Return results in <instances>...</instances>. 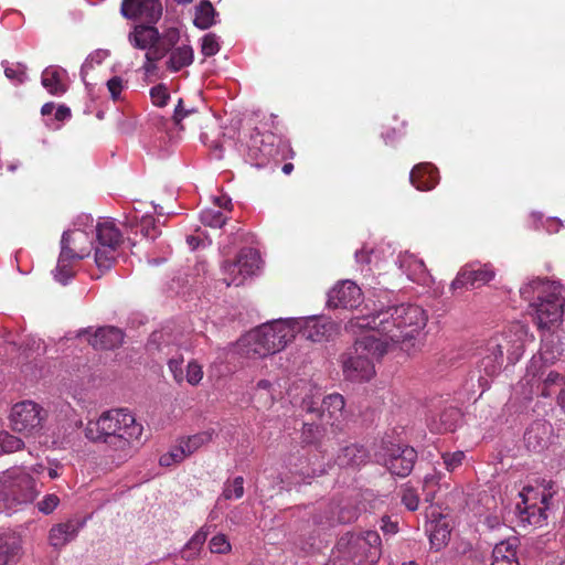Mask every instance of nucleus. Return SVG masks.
<instances>
[{"label": "nucleus", "instance_id": "nucleus-1", "mask_svg": "<svg viewBox=\"0 0 565 565\" xmlns=\"http://www.w3.org/2000/svg\"><path fill=\"white\" fill-rule=\"evenodd\" d=\"M426 311L418 305L401 303L388 306L364 317L352 318L349 328L352 331L367 329L375 333L387 349L409 351L413 341L427 323Z\"/></svg>", "mask_w": 565, "mask_h": 565}, {"label": "nucleus", "instance_id": "nucleus-2", "mask_svg": "<svg viewBox=\"0 0 565 565\" xmlns=\"http://www.w3.org/2000/svg\"><path fill=\"white\" fill-rule=\"evenodd\" d=\"M84 434L93 443L105 444L116 465L132 458L146 443L143 425L126 408L110 409L88 420Z\"/></svg>", "mask_w": 565, "mask_h": 565}, {"label": "nucleus", "instance_id": "nucleus-3", "mask_svg": "<svg viewBox=\"0 0 565 565\" xmlns=\"http://www.w3.org/2000/svg\"><path fill=\"white\" fill-rule=\"evenodd\" d=\"M73 230L63 233L61 248L70 250L75 258L83 259L94 249V259L98 269L108 270L119 255L122 235L110 220L94 222L90 215L77 217Z\"/></svg>", "mask_w": 565, "mask_h": 565}, {"label": "nucleus", "instance_id": "nucleus-4", "mask_svg": "<svg viewBox=\"0 0 565 565\" xmlns=\"http://www.w3.org/2000/svg\"><path fill=\"white\" fill-rule=\"evenodd\" d=\"M527 327L521 322H513L500 334L491 337L475 354V367L470 372V380H476L484 392L490 381L499 374L503 352H507L508 361L515 364L523 355L525 344L532 341Z\"/></svg>", "mask_w": 565, "mask_h": 565}, {"label": "nucleus", "instance_id": "nucleus-5", "mask_svg": "<svg viewBox=\"0 0 565 565\" xmlns=\"http://www.w3.org/2000/svg\"><path fill=\"white\" fill-rule=\"evenodd\" d=\"M520 295L529 301L540 330H557L563 322L565 307L563 286L559 282L541 277L532 278L522 285Z\"/></svg>", "mask_w": 565, "mask_h": 565}, {"label": "nucleus", "instance_id": "nucleus-6", "mask_svg": "<svg viewBox=\"0 0 565 565\" xmlns=\"http://www.w3.org/2000/svg\"><path fill=\"white\" fill-rule=\"evenodd\" d=\"M391 351L371 330L359 337L353 349L342 356V371L351 382H366L375 375V362Z\"/></svg>", "mask_w": 565, "mask_h": 565}, {"label": "nucleus", "instance_id": "nucleus-7", "mask_svg": "<svg viewBox=\"0 0 565 565\" xmlns=\"http://www.w3.org/2000/svg\"><path fill=\"white\" fill-rule=\"evenodd\" d=\"M294 323L292 318H279L249 330V348L259 358L280 352L296 338Z\"/></svg>", "mask_w": 565, "mask_h": 565}, {"label": "nucleus", "instance_id": "nucleus-8", "mask_svg": "<svg viewBox=\"0 0 565 565\" xmlns=\"http://www.w3.org/2000/svg\"><path fill=\"white\" fill-rule=\"evenodd\" d=\"M40 493L35 479L24 468H12L0 473V501L6 509L14 510L28 504Z\"/></svg>", "mask_w": 565, "mask_h": 565}, {"label": "nucleus", "instance_id": "nucleus-9", "mask_svg": "<svg viewBox=\"0 0 565 565\" xmlns=\"http://www.w3.org/2000/svg\"><path fill=\"white\" fill-rule=\"evenodd\" d=\"M337 546L356 565H374L381 556V537L376 531L349 533L339 540Z\"/></svg>", "mask_w": 565, "mask_h": 565}, {"label": "nucleus", "instance_id": "nucleus-10", "mask_svg": "<svg viewBox=\"0 0 565 565\" xmlns=\"http://www.w3.org/2000/svg\"><path fill=\"white\" fill-rule=\"evenodd\" d=\"M266 126L255 127L256 134H249V164L256 168L265 167L270 160L286 159L291 151L289 143L265 129Z\"/></svg>", "mask_w": 565, "mask_h": 565}, {"label": "nucleus", "instance_id": "nucleus-11", "mask_svg": "<svg viewBox=\"0 0 565 565\" xmlns=\"http://www.w3.org/2000/svg\"><path fill=\"white\" fill-rule=\"evenodd\" d=\"M319 402L313 398H305L302 407L307 413H318L320 422L330 425L337 430H342L345 422L344 398L340 394H330L322 399V409H319Z\"/></svg>", "mask_w": 565, "mask_h": 565}, {"label": "nucleus", "instance_id": "nucleus-12", "mask_svg": "<svg viewBox=\"0 0 565 565\" xmlns=\"http://www.w3.org/2000/svg\"><path fill=\"white\" fill-rule=\"evenodd\" d=\"M416 458L417 452L413 447L393 444L383 447V450L376 454L377 461L397 477L408 476L413 470Z\"/></svg>", "mask_w": 565, "mask_h": 565}, {"label": "nucleus", "instance_id": "nucleus-13", "mask_svg": "<svg viewBox=\"0 0 565 565\" xmlns=\"http://www.w3.org/2000/svg\"><path fill=\"white\" fill-rule=\"evenodd\" d=\"M292 319L296 322L294 323L295 337L302 333L309 341L326 342L338 333V324L324 316H307Z\"/></svg>", "mask_w": 565, "mask_h": 565}, {"label": "nucleus", "instance_id": "nucleus-14", "mask_svg": "<svg viewBox=\"0 0 565 565\" xmlns=\"http://www.w3.org/2000/svg\"><path fill=\"white\" fill-rule=\"evenodd\" d=\"M495 276L491 264L478 262L463 265L450 284V290L455 294L458 289L479 288L490 282Z\"/></svg>", "mask_w": 565, "mask_h": 565}, {"label": "nucleus", "instance_id": "nucleus-15", "mask_svg": "<svg viewBox=\"0 0 565 565\" xmlns=\"http://www.w3.org/2000/svg\"><path fill=\"white\" fill-rule=\"evenodd\" d=\"M563 351V343L556 330L543 331L539 356H533L531 359L530 365L527 367V374L536 377L541 373L540 363L542 362L546 365L555 363L556 360L562 355Z\"/></svg>", "mask_w": 565, "mask_h": 565}, {"label": "nucleus", "instance_id": "nucleus-16", "mask_svg": "<svg viewBox=\"0 0 565 565\" xmlns=\"http://www.w3.org/2000/svg\"><path fill=\"white\" fill-rule=\"evenodd\" d=\"M164 332H153L150 337L149 347L156 345L157 350L167 359L168 369L178 384L184 382V358L180 348L164 340Z\"/></svg>", "mask_w": 565, "mask_h": 565}, {"label": "nucleus", "instance_id": "nucleus-17", "mask_svg": "<svg viewBox=\"0 0 565 565\" xmlns=\"http://www.w3.org/2000/svg\"><path fill=\"white\" fill-rule=\"evenodd\" d=\"M10 419L14 430L31 433L42 423L41 408L31 401L18 403L12 407Z\"/></svg>", "mask_w": 565, "mask_h": 565}, {"label": "nucleus", "instance_id": "nucleus-18", "mask_svg": "<svg viewBox=\"0 0 565 565\" xmlns=\"http://www.w3.org/2000/svg\"><path fill=\"white\" fill-rule=\"evenodd\" d=\"M121 14L130 20L156 24L162 15V4L159 0H124Z\"/></svg>", "mask_w": 565, "mask_h": 565}, {"label": "nucleus", "instance_id": "nucleus-19", "mask_svg": "<svg viewBox=\"0 0 565 565\" xmlns=\"http://www.w3.org/2000/svg\"><path fill=\"white\" fill-rule=\"evenodd\" d=\"M128 38L135 47L140 50L149 49L146 53L147 63L145 68L150 71V64L162 56L157 49H151L159 40V31L151 25H137Z\"/></svg>", "mask_w": 565, "mask_h": 565}, {"label": "nucleus", "instance_id": "nucleus-20", "mask_svg": "<svg viewBox=\"0 0 565 565\" xmlns=\"http://www.w3.org/2000/svg\"><path fill=\"white\" fill-rule=\"evenodd\" d=\"M361 299L360 287L351 280H344L329 291L327 305L330 308H355Z\"/></svg>", "mask_w": 565, "mask_h": 565}, {"label": "nucleus", "instance_id": "nucleus-21", "mask_svg": "<svg viewBox=\"0 0 565 565\" xmlns=\"http://www.w3.org/2000/svg\"><path fill=\"white\" fill-rule=\"evenodd\" d=\"M396 263L409 280L427 287L434 282V278L428 273L424 262L418 259L414 254L408 252L401 253Z\"/></svg>", "mask_w": 565, "mask_h": 565}, {"label": "nucleus", "instance_id": "nucleus-22", "mask_svg": "<svg viewBox=\"0 0 565 565\" xmlns=\"http://www.w3.org/2000/svg\"><path fill=\"white\" fill-rule=\"evenodd\" d=\"M79 337H87L88 343L97 350H111L122 343L124 333L120 329L115 327H103L97 329L94 333L84 330L81 331Z\"/></svg>", "mask_w": 565, "mask_h": 565}, {"label": "nucleus", "instance_id": "nucleus-23", "mask_svg": "<svg viewBox=\"0 0 565 565\" xmlns=\"http://www.w3.org/2000/svg\"><path fill=\"white\" fill-rule=\"evenodd\" d=\"M409 181L417 190L429 191L439 182L438 171L430 163H419L411 171Z\"/></svg>", "mask_w": 565, "mask_h": 565}, {"label": "nucleus", "instance_id": "nucleus-24", "mask_svg": "<svg viewBox=\"0 0 565 565\" xmlns=\"http://www.w3.org/2000/svg\"><path fill=\"white\" fill-rule=\"evenodd\" d=\"M83 525V522L76 520H68L54 525L49 534L50 544L55 548L66 545L77 536Z\"/></svg>", "mask_w": 565, "mask_h": 565}, {"label": "nucleus", "instance_id": "nucleus-25", "mask_svg": "<svg viewBox=\"0 0 565 565\" xmlns=\"http://www.w3.org/2000/svg\"><path fill=\"white\" fill-rule=\"evenodd\" d=\"M41 83L51 95L61 96L68 87L67 72L60 66H49L42 72Z\"/></svg>", "mask_w": 565, "mask_h": 565}, {"label": "nucleus", "instance_id": "nucleus-26", "mask_svg": "<svg viewBox=\"0 0 565 565\" xmlns=\"http://www.w3.org/2000/svg\"><path fill=\"white\" fill-rule=\"evenodd\" d=\"M369 459V452L364 446L351 444L341 448L335 458V463L341 468H358Z\"/></svg>", "mask_w": 565, "mask_h": 565}, {"label": "nucleus", "instance_id": "nucleus-27", "mask_svg": "<svg viewBox=\"0 0 565 565\" xmlns=\"http://www.w3.org/2000/svg\"><path fill=\"white\" fill-rule=\"evenodd\" d=\"M231 205V200L226 196H218L214 199V206L206 207L201 211L200 220L201 222L210 227H222L226 222V215L222 211V209H228Z\"/></svg>", "mask_w": 565, "mask_h": 565}, {"label": "nucleus", "instance_id": "nucleus-28", "mask_svg": "<svg viewBox=\"0 0 565 565\" xmlns=\"http://www.w3.org/2000/svg\"><path fill=\"white\" fill-rule=\"evenodd\" d=\"M426 532L429 536L430 547L435 551L447 545L450 536V529L446 519L440 515L438 520H430L426 524Z\"/></svg>", "mask_w": 565, "mask_h": 565}, {"label": "nucleus", "instance_id": "nucleus-29", "mask_svg": "<svg viewBox=\"0 0 565 565\" xmlns=\"http://www.w3.org/2000/svg\"><path fill=\"white\" fill-rule=\"evenodd\" d=\"M519 495L521 501L516 503V510L521 521L534 526H541L547 518L545 510L536 504H529L523 491Z\"/></svg>", "mask_w": 565, "mask_h": 565}, {"label": "nucleus", "instance_id": "nucleus-30", "mask_svg": "<svg viewBox=\"0 0 565 565\" xmlns=\"http://www.w3.org/2000/svg\"><path fill=\"white\" fill-rule=\"evenodd\" d=\"M78 260L70 254L68 249L61 248L57 265L53 270L54 279L62 285H66L74 277V265Z\"/></svg>", "mask_w": 565, "mask_h": 565}, {"label": "nucleus", "instance_id": "nucleus-31", "mask_svg": "<svg viewBox=\"0 0 565 565\" xmlns=\"http://www.w3.org/2000/svg\"><path fill=\"white\" fill-rule=\"evenodd\" d=\"M491 565H520L516 558L515 540L502 541L495 544Z\"/></svg>", "mask_w": 565, "mask_h": 565}, {"label": "nucleus", "instance_id": "nucleus-32", "mask_svg": "<svg viewBox=\"0 0 565 565\" xmlns=\"http://www.w3.org/2000/svg\"><path fill=\"white\" fill-rule=\"evenodd\" d=\"M223 270L227 286H242L247 279V260L241 256L236 262H226Z\"/></svg>", "mask_w": 565, "mask_h": 565}, {"label": "nucleus", "instance_id": "nucleus-33", "mask_svg": "<svg viewBox=\"0 0 565 565\" xmlns=\"http://www.w3.org/2000/svg\"><path fill=\"white\" fill-rule=\"evenodd\" d=\"M548 426L544 422H534L524 433V443L527 449L539 451L546 443Z\"/></svg>", "mask_w": 565, "mask_h": 565}, {"label": "nucleus", "instance_id": "nucleus-34", "mask_svg": "<svg viewBox=\"0 0 565 565\" xmlns=\"http://www.w3.org/2000/svg\"><path fill=\"white\" fill-rule=\"evenodd\" d=\"M21 553V540L17 535L0 536V565L15 562Z\"/></svg>", "mask_w": 565, "mask_h": 565}, {"label": "nucleus", "instance_id": "nucleus-35", "mask_svg": "<svg viewBox=\"0 0 565 565\" xmlns=\"http://www.w3.org/2000/svg\"><path fill=\"white\" fill-rule=\"evenodd\" d=\"M193 62V50L190 45H181L173 49L169 54L167 67L172 72H178Z\"/></svg>", "mask_w": 565, "mask_h": 565}, {"label": "nucleus", "instance_id": "nucleus-36", "mask_svg": "<svg viewBox=\"0 0 565 565\" xmlns=\"http://www.w3.org/2000/svg\"><path fill=\"white\" fill-rule=\"evenodd\" d=\"M210 533L209 526H202L198 530L182 550V558L185 561H193L199 555Z\"/></svg>", "mask_w": 565, "mask_h": 565}, {"label": "nucleus", "instance_id": "nucleus-37", "mask_svg": "<svg viewBox=\"0 0 565 565\" xmlns=\"http://www.w3.org/2000/svg\"><path fill=\"white\" fill-rule=\"evenodd\" d=\"M360 509L351 503H343L338 507V514L327 516L326 524L333 526L335 524L351 523L358 519ZM316 523L324 524L320 519H316Z\"/></svg>", "mask_w": 565, "mask_h": 565}, {"label": "nucleus", "instance_id": "nucleus-38", "mask_svg": "<svg viewBox=\"0 0 565 565\" xmlns=\"http://www.w3.org/2000/svg\"><path fill=\"white\" fill-rule=\"evenodd\" d=\"M326 423H305L301 430V441L308 446H316L319 451H322V440L324 437Z\"/></svg>", "mask_w": 565, "mask_h": 565}, {"label": "nucleus", "instance_id": "nucleus-39", "mask_svg": "<svg viewBox=\"0 0 565 565\" xmlns=\"http://www.w3.org/2000/svg\"><path fill=\"white\" fill-rule=\"evenodd\" d=\"M216 11L209 0H202L195 8L194 24L205 30L216 23Z\"/></svg>", "mask_w": 565, "mask_h": 565}, {"label": "nucleus", "instance_id": "nucleus-40", "mask_svg": "<svg viewBox=\"0 0 565 565\" xmlns=\"http://www.w3.org/2000/svg\"><path fill=\"white\" fill-rule=\"evenodd\" d=\"M256 244L257 242L249 233V278L262 275L265 268V262L263 259L262 252L258 247L254 246Z\"/></svg>", "mask_w": 565, "mask_h": 565}, {"label": "nucleus", "instance_id": "nucleus-41", "mask_svg": "<svg viewBox=\"0 0 565 565\" xmlns=\"http://www.w3.org/2000/svg\"><path fill=\"white\" fill-rule=\"evenodd\" d=\"M212 439V434L209 431H203L190 436L185 439L180 440V445L183 448L186 456H190L195 450H198L201 446L209 443Z\"/></svg>", "mask_w": 565, "mask_h": 565}, {"label": "nucleus", "instance_id": "nucleus-42", "mask_svg": "<svg viewBox=\"0 0 565 565\" xmlns=\"http://www.w3.org/2000/svg\"><path fill=\"white\" fill-rule=\"evenodd\" d=\"M109 53L107 50H96L94 52H92L85 60V62L83 63L82 67H81V78L82 81L86 83V76H87V73L88 71L93 70L95 65H99L102 64L107 57H108Z\"/></svg>", "mask_w": 565, "mask_h": 565}, {"label": "nucleus", "instance_id": "nucleus-43", "mask_svg": "<svg viewBox=\"0 0 565 565\" xmlns=\"http://www.w3.org/2000/svg\"><path fill=\"white\" fill-rule=\"evenodd\" d=\"M203 375V366L196 360H190L185 367L184 381L191 386H198Z\"/></svg>", "mask_w": 565, "mask_h": 565}, {"label": "nucleus", "instance_id": "nucleus-44", "mask_svg": "<svg viewBox=\"0 0 565 565\" xmlns=\"http://www.w3.org/2000/svg\"><path fill=\"white\" fill-rule=\"evenodd\" d=\"M139 228L142 236L148 239H154L161 234L154 218L148 214L141 216L139 221Z\"/></svg>", "mask_w": 565, "mask_h": 565}, {"label": "nucleus", "instance_id": "nucleus-45", "mask_svg": "<svg viewBox=\"0 0 565 565\" xmlns=\"http://www.w3.org/2000/svg\"><path fill=\"white\" fill-rule=\"evenodd\" d=\"M186 457L188 456L185 455L183 448L179 444L172 447L168 452L163 454L159 459V463L162 467H170L174 463L183 461Z\"/></svg>", "mask_w": 565, "mask_h": 565}, {"label": "nucleus", "instance_id": "nucleus-46", "mask_svg": "<svg viewBox=\"0 0 565 565\" xmlns=\"http://www.w3.org/2000/svg\"><path fill=\"white\" fill-rule=\"evenodd\" d=\"M23 441L10 435L8 431H0V455L4 452H13L21 449Z\"/></svg>", "mask_w": 565, "mask_h": 565}, {"label": "nucleus", "instance_id": "nucleus-47", "mask_svg": "<svg viewBox=\"0 0 565 565\" xmlns=\"http://www.w3.org/2000/svg\"><path fill=\"white\" fill-rule=\"evenodd\" d=\"M209 550L213 554H227L232 550V545L225 534L218 533L209 542Z\"/></svg>", "mask_w": 565, "mask_h": 565}, {"label": "nucleus", "instance_id": "nucleus-48", "mask_svg": "<svg viewBox=\"0 0 565 565\" xmlns=\"http://www.w3.org/2000/svg\"><path fill=\"white\" fill-rule=\"evenodd\" d=\"M401 500L402 503L406 507L409 511H416L418 509L419 504V498L415 489L412 487L404 484L401 488Z\"/></svg>", "mask_w": 565, "mask_h": 565}, {"label": "nucleus", "instance_id": "nucleus-49", "mask_svg": "<svg viewBox=\"0 0 565 565\" xmlns=\"http://www.w3.org/2000/svg\"><path fill=\"white\" fill-rule=\"evenodd\" d=\"M244 494V478L236 477L225 483L223 495L226 499H238Z\"/></svg>", "mask_w": 565, "mask_h": 565}, {"label": "nucleus", "instance_id": "nucleus-50", "mask_svg": "<svg viewBox=\"0 0 565 565\" xmlns=\"http://www.w3.org/2000/svg\"><path fill=\"white\" fill-rule=\"evenodd\" d=\"M220 51V41L214 33H207L202 38L201 53L204 56H213Z\"/></svg>", "mask_w": 565, "mask_h": 565}, {"label": "nucleus", "instance_id": "nucleus-51", "mask_svg": "<svg viewBox=\"0 0 565 565\" xmlns=\"http://www.w3.org/2000/svg\"><path fill=\"white\" fill-rule=\"evenodd\" d=\"M465 458H466L465 452L460 451V450L455 451V452L443 454V461H444L445 468L450 472L458 469L462 465Z\"/></svg>", "mask_w": 565, "mask_h": 565}, {"label": "nucleus", "instance_id": "nucleus-52", "mask_svg": "<svg viewBox=\"0 0 565 565\" xmlns=\"http://www.w3.org/2000/svg\"><path fill=\"white\" fill-rule=\"evenodd\" d=\"M152 103L158 107H164L170 99V94L164 85H157L150 89Z\"/></svg>", "mask_w": 565, "mask_h": 565}, {"label": "nucleus", "instance_id": "nucleus-53", "mask_svg": "<svg viewBox=\"0 0 565 565\" xmlns=\"http://www.w3.org/2000/svg\"><path fill=\"white\" fill-rule=\"evenodd\" d=\"M6 76L15 82L23 83L25 81V67L22 64H11L4 67Z\"/></svg>", "mask_w": 565, "mask_h": 565}, {"label": "nucleus", "instance_id": "nucleus-54", "mask_svg": "<svg viewBox=\"0 0 565 565\" xmlns=\"http://www.w3.org/2000/svg\"><path fill=\"white\" fill-rule=\"evenodd\" d=\"M107 89L113 100H117L120 97V93L126 87V82L120 76H114L106 83Z\"/></svg>", "mask_w": 565, "mask_h": 565}, {"label": "nucleus", "instance_id": "nucleus-55", "mask_svg": "<svg viewBox=\"0 0 565 565\" xmlns=\"http://www.w3.org/2000/svg\"><path fill=\"white\" fill-rule=\"evenodd\" d=\"M562 383H563V377L558 373L551 371L547 374L546 379L544 380L541 394L544 397L551 396L553 394L552 386L562 385Z\"/></svg>", "mask_w": 565, "mask_h": 565}, {"label": "nucleus", "instance_id": "nucleus-56", "mask_svg": "<svg viewBox=\"0 0 565 565\" xmlns=\"http://www.w3.org/2000/svg\"><path fill=\"white\" fill-rule=\"evenodd\" d=\"M60 503V499L56 494H46L39 503V510L44 514L52 513Z\"/></svg>", "mask_w": 565, "mask_h": 565}, {"label": "nucleus", "instance_id": "nucleus-57", "mask_svg": "<svg viewBox=\"0 0 565 565\" xmlns=\"http://www.w3.org/2000/svg\"><path fill=\"white\" fill-rule=\"evenodd\" d=\"M460 417V414L457 409H449V411H446L441 414L440 416V420H441V424L444 425V429L445 430H455L456 429V425L454 423H449L448 419L451 418V419H458Z\"/></svg>", "mask_w": 565, "mask_h": 565}, {"label": "nucleus", "instance_id": "nucleus-58", "mask_svg": "<svg viewBox=\"0 0 565 565\" xmlns=\"http://www.w3.org/2000/svg\"><path fill=\"white\" fill-rule=\"evenodd\" d=\"M375 257V252L373 249H367L365 247L355 252V259L358 263L371 264L373 258Z\"/></svg>", "mask_w": 565, "mask_h": 565}, {"label": "nucleus", "instance_id": "nucleus-59", "mask_svg": "<svg viewBox=\"0 0 565 565\" xmlns=\"http://www.w3.org/2000/svg\"><path fill=\"white\" fill-rule=\"evenodd\" d=\"M71 109L65 105H60L55 107L54 110V120L58 122H64L71 118Z\"/></svg>", "mask_w": 565, "mask_h": 565}, {"label": "nucleus", "instance_id": "nucleus-60", "mask_svg": "<svg viewBox=\"0 0 565 565\" xmlns=\"http://www.w3.org/2000/svg\"><path fill=\"white\" fill-rule=\"evenodd\" d=\"M546 231L550 233H556L563 226L562 221L556 217H551L545 221Z\"/></svg>", "mask_w": 565, "mask_h": 565}, {"label": "nucleus", "instance_id": "nucleus-61", "mask_svg": "<svg viewBox=\"0 0 565 565\" xmlns=\"http://www.w3.org/2000/svg\"><path fill=\"white\" fill-rule=\"evenodd\" d=\"M188 114H189V111L183 110L182 100L180 99L179 104L177 105V107L174 109V115H173L175 122L179 124Z\"/></svg>", "mask_w": 565, "mask_h": 565}, {"label": "nucleus", "instance_id": "nucleus-62", "mask_svg": "<svg viewBox=\"0 0 565 565\" xmlns=\"http://www.w3.org/2000/svg\"><path fill=\"white\" fill-rule=\"evenodd\" d=\"M62 466L58 462L52 463V466L47 469V475L50 479H57L61 476Z\"/></svg>", "mask_w": 565, "mask_h": 565}, {"label": "nucleus", "instance_id": "nucleus-63", "mask_svg": "<svg viewBox=\"0 0 565 565\" xmlns=\"http://www.w3.org/2000/svg\"><path fill=\"white\" fill-rule=\"evenodd\" d=\"M382 530L386 533L394 534L397 532V525L387 519L382 520Z\"/></svg>", "mask_w": 565, "mask_h": 565}, {"label": "nucleus", "instance_id": "nucleus-64", "mask_svg": "<svg viewBox=\"0 0 565 565\" xmlns=\"http://www.w3.org/2000/svg\"><path fill=\"white\" fill-rule=\"evenodd\" d=\"M164 40L173 45L179 40V31L177 29H169L164 35Z\"/></svg>", "mask_w": 565, "mask_h": 565}]
</instances>
